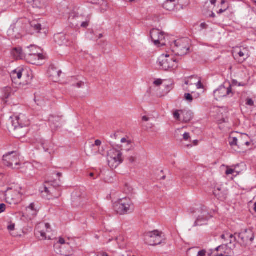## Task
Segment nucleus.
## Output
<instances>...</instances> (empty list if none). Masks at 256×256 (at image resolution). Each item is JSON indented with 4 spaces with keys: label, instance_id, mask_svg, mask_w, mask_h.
<instances>
[{
    "label": "nucleus",
    "instance_id": "f257e3e1",
    "mask_svg": "<svg viewBox=\"0 0 256 256\" xmlns=\"http://www.w3.org/2000/svg\"><path fill=\"white\" fill-rule=\"evenodd\" d=\"M10 77L12 82L25 85L30 82L32 74L28 68L18 67L11 72Z\"/></svg>",
    "mask_w": 256,
    "mask_h": 256
},
{
    "label": "nucleus",
    "instance_id": "f03ea898",
    "mask_svg": "<svg viewBox=\"0 0 256 256\" xmlns=\"http://www.w3.org/2000/svg\"><path fill=\"white\" fill-rule=\"evenodd\" d=\"M228 142L232 148L237 147L239 152L246 150V148H248L251 144L248 136L245 134H238L236 136H234L232 134L230 136Z\"/></svg>",
    "mask_w": 256,
    "mask_h": 256
},
{
    "label": "nucleus",
    "instance_id": "7ed1b4c3",
    "mask_svg": "<svg viewBox=\"0 0 256 256\" xmlns=\"http://www.w3.org/2000/svg\"><path fill=\"white\" fill-rule=\"evenodd\" d=\"M158 62L160 68L164 70L174 69L178 66L176 56L170 52L162 54L158 58Z\"/></svg>",
    "mask_w": 256,
    "mask_h": 256
},
{
    "label": "nucleus",
    "instance_id": "20e7f679",
    "mask_svg": "<svg viewBox=\"0 0 256 256\" xmlns=\"http://www.w3.org/2000/svg\"><path fill=\"white\" fill-rule=\"evenodd\" d=\"M171 47L174 54L184 56L188 53L190 49L189 40L186 38L178 40L171 44Z\"/></svg>",
    "mask_w": 256,
    "mask_h": 256
},
{
    "label": "nucleus",
    "instance_id": "39448f33",
    "mask_svg": "<svg viewBox=\"0 0 256 256\" xmlns=\"http://www.w3.org/2000/svg\"><path fill=\"white\" fill-rule=\"evenodd\" d=\"M164 240V234L158 230L148 232L144 236V240L150 246H156L162 244Z\"/></svg>",
    "mask_w": 256,
    "mask_h": 256
},
{
    "label": "nucleus",
    "instance_id": "423d86ee",
    "mask_svg": "<svg viewBox=\"0 0 256 256\" xmlns=\"http://www.w3.org/2000/svg\"><path fill=\"white\" fill-rule=\"evenodd\" d=\"M124 161V157L121 151L115 148L110 150L108 154V162L109 166L112 168H117Z\"/></svg>",
    "mask_w": 256,
    "mask_h": 256
},
{
    "label": "nucleus",
    "instance_id": "0eeeda50",
    "mask_svg": "<svg viewBox=\"0 0 256 256\" xmlns=\"http://www.w3.org/2000/svg\"><path fill=\"white\" fill-rule=\"evenodd\" d=\"M133 204L129 198H124L118 200L114 204V208L117 212L120 214H124L132 208Z\"/></svg>",
    "mask_w": 256,
    "mask_h": 256
},
{
    "label": "nucleus",
    "instance_id": "6e6552de",
    "mask_svg": "<svg viewBox=\"0 0 256 256\" xmlns=\"http://www.w3.org/2000/svg\"><path fill=\"white\" fill-rule=\"evenodd\" d=\"M3 161L5 166L12 168H18L21 165L19 155L14 152L4 155Z\"/></svg>",
    "mask_w": 256,
    "mask_h": 256
},
{
    "label": "nucleus",
    "instance_id": "1a4fd4ad",
    "mask_svg": "<svg viewBox=\"0 0 256 256\" xmlns=\"http://www.w3.org/2000/svg\"><path fill=\"white\" fill-rule=\"evenodd\" d=\"M232 54L234 60L240 64L243 63L250 57L248 48L243 46L234 48Z\"/></svg>",
    "mask_w": 256,
    "mask_h": 256
},
{
    "label": "nucleus",
    "instance_id": "9d476101",
    "mask_svg": "<svg viewBox=\"0 0 256 256\" xmlns=\"http://www.w3.org/2000/svg\"><path fill=\"white\" fill-rule=\"evenodd\" d=\"M18 190L8 188L6 192L5 199L7 203L10 204H17L22 200V193Z\"/></svg>",
    "mask_w": 256,
    "mask_h": 256
},
{
    "label": "nucleus",
    "instance_id": "9b49d317",
    "mask_svg": "<svg viewBox=\"0 0 256 256\" xmlns=\"http://www.w3.org/2000/svg\"><path fill=\"white\" fill-rule=\"evenodd\" d=\"M194 212L198 216L194 222V226H201L206 224L208 220L212 217L206 208L204 206L196 208Z\"/></svg>",
    "mask_w": 256,
    "mask_h": 256
},
{
    "label": "nucleus",
    "instance_id": "f8f14e48",
    "mask_svg": "<svg viewBox=\"0 0 256 256\" xmlns=\"http://www.w3.org/2000/svg\"><path fill=\"white\" fill-rule=\"evenodd\" d=\"M12 119V126L16 128L18 127H26L30 125V120L28 118L23 114L14 115L10 117Z\"/></svg>",
    "mask_w": 256,
    "mask_h": 256
},
{
    "label": "nucleus",
    "instance_id": "ddd939ff",
    "mask_svg": "<svg viewBox=\"0 0 256 256\" xmlns=\"http://www.w3.org/2000/svg\"><path fill=\"white\" fill-rule=\"evenodd\" d=\"M233 95L234 92L230 84H228V86H221L214 92V96L217 100L227 96H232Z\"/></svg>",
    "mask_w": 256,
    "mask_h": 256
},
{
    "label": "nucleus",
    "instance_id": "4468645a",
    "mask_svg": "<svg viewBox=\"0 0 256 256\" xmlns=\"http://www.w3.org/2000/svg\"><path fill=\"white\" fill-rule=\"evenodd\" d=\"M150 38L156 46L165 44L164 33L158 29H152L150 32Z\"/></svg>",
    "mask_w": 256,
    "mask_h": 256
},
{
    "label": "nucleus",
    "instance_id": "2eb2a0df",
    "mask_svg": "<svg viewBox=\"0 0 256 256\" xmlns=\"http://www.w3.org/2000/svg\"><path fill=\"white\" fill-rule=\"evenodd\" d=\"M49 230H50V226L49 224H39L36 226V234L40 240H46L47 238L46 236V232H50Z\"/></svg>",
    "mask_w": 256,
    "mask_h": 256
},
{
    "label": "nucleus",
    "instance_id": "dca6fc26",
    "mask_svg": "<svg viewBox=\"0 0 256 256\" xmlns=\"http://www.w3.org/2000/svg\"><path fill=\"white\" fill-rule=\"evenodd\" d=\"M184 82L186 85H196L197 89L204 88V86L201 82V78L196 76H192L184 78Z\"/></svg>",
    "mask_w": 256,
    "mask_h": 256
},
{
    "label": "nucleus",
    "instance_id": "f3484780",
    "mask_svg": "<svg viewBox=\"0 0 256 256\" xmlns=\"http://www.w3.org/2000/svg\"><path fill=\"white\" fill-rule=\"evenodd\" d=\"M214 256H231L233 254L232 250L226 244H223L216 248Z\"/></svg>",
    "mask_w": 256,
    "mask_h": 256
},
{
    "label": "nucleus",
    "instance_id": "a211bd4d",
    "mask_svg": "<svg viewBox=\"0 0 256 256\" xmlns=\"http://www.w3.org/2000/svg\"><path fill=\"white\" fill-rule=\"evenodd\" d=\"M239 238L244 242H252L254 240V236L252 230H245L240 233Z\"/></svg>",
    "mask_w": 256,
    "mask_h": 256
},
{
    "label": "nucleus",
    "instance_id": "6ab92c4d",
    "mask_svg": "<svg viewBox=\"0 0 256 256\" xmlns=\"http://www.w3.org/2000/svg\"><path fill=\"white\" fill-rule=\"evenodd\" d=\"M44 58V56H33L32 54H27L24 56V60L26 62L32 64H40V61Z\"/></svg>",
    "mask_w": 256,
    "mask_h": 256
},
{
    "label": "nucleus",
    "instance_id": "aec40b11",
    "mask_svg": "<svg viewBox=\"0 0 256 256\" xmlns=\"http://www.w3.org/2000/svg\"><path fill=\"white\" fill-rule=\"evenodd\" d=\"M120 148L122 150L129 151L134 148L133 142L131 140L128 138H124L120 140Z\"/></svg>",
    "mask_w": 256,
    "mask_h": 256
},
{
    "label": "nucleus",
    "instance_id": "412c9836",
    "mask_svg": "<svg viewBox=\"0 0 256 256\" xmlns=\"http://www.w3.org/2000/svg\"><path fill=\"white\" fill-rule=\"evenodd\" d=\"M61 73V71L54 66H50L48 68V74L54 82L58 80Z\"/></svg>",
    "mask_w": 256,
    "mask_h": 256
},
{
    "label": "nucleus",
    "instance_id": "4be33fe9",
    "mask_svg": "<svg viewBox=\"0 0 256 256\" xmlns=\"http://www.w3.org/2000/svg\"><path fill=\"white\" fill-rule=\"evenodd\" d=\"M2 100L6 103L8 98L13 94L12 90L10 87H6L2 90Z\"/></svg>",
    "mask_w": 256,
    "mask_h": 256
},
{
    "label": "nucleus",
    "instance_id": "5701e85b",
    "mask_svg": "<svg viewBox=\"0 0 256 256\" xmlns=\"http://www.w3.org/2000/svg\"><path fill=\"white\" fill-rule=\"evenodd\" d=\"M38 208L34 202L31 203L26 208V213L29 216H36L38 212Z\"/></svg>",
    "mask_w": 256,
    "mask_h": 256
},
{
    "label": "nucleus",
    "instance_id": "b1692460",
    "mask_svg": "<svg viewBox=\"0 0 256 256\" xmlns=\"http://www.w3.org/2000/svg\"><path fill=\"white\" fill-rule=\"evenodd\" d=\"M40 50L35 46H30L25 50V54H32L34 56H44L40 53Z\"/></svg>",
    "mask_w": 256,
    "mask_h": 256
},
{
    "label": "nucleus",
    "instance_id": "393cba45",
    "mask_svg": "<svg viewBox=\"0 0 256 256\" xmlns=\"http://www.w3.org/2000/svg\"><path fill=\"white\" fill-rule=\"evenodd\" d=\"M179 0H166L163 4V8L169 11L174 10Z\"/></svg>",
    "mask_w": 256,
    "mask_h": 256
},
{
    "label": "nucleus",
    "instance_id": "a878e982",
    "mask_svg": "<svg viewBox=\"0 0 256 256\" xmlns=\"http://www.w3.org/2000/svg\"><path fill=\"white\" fill-rule=\"evenodd\" d=\"M12 54L16 60L24 59L25 52H22L21 48H16L12 51Z\"/></svg>",
    "mask_w": 256,
    "mask_h": 256
},
{
    "label": "nucleus",
    "instance_id": "bb28decb",
    "mask_svg": "<svg viewBox=\"0 0 256 256\" xmlns=\"http://www.w3.org/2000/svg\"><path fill=\"white\" fill-rule=\"evenodd\" d=\"M226 168V174L228 176L230 174H236L234 176H236L239 174L240 172L236 170V168L238 166V165H233L232 166H223Z\"/></svg>",
    "mask_w": 256,
    "mask_h": 256
},
{
    "label": "nucleus",
    "instance_id": "cd10ccee",
    "mask_svg": "<svg viewBox=\"0 0 256 256\" xmlns=\"http://www.w3.org/2000/svg\"><path fill=\"white\" fill-rule=\"evenodd\" d=\"M214 194L218 199L225 198L224 194L223 192H221V189L220 188L216 189L214 192Z\"/></svg>",
    "mask_w": 256,
    "mask_h": 256
},
{
    "label": "nucleus",
    "instance_id": "c85d7f7f",
    "mask_svg": "<svg viewBox=\"0 0 256 256\" xmlns=\"http://www.w3.org/2000/svg\"><path fill=\"white\" fill-rule=\"evenodd\" d=\"M185 114L187 115L188 114V113H185L182 110H176L174 113V116L176 120H181V119L180 118V115H184Z\"/></svg>",
    "mask_w": 256,
    "mask_h": 256
},
{
    "label": "nucleus",
    "instance_id": "c756f323",
    "mask_svg": "<svg viewBox=\"0 0 256 256\" xmlns=\"http://www.w3.org/2000/svg\"><path fill=\"white\" fill-rule=\"evenodd\" d=\"M184 100L187 101L188 102L191 103L193 100V96L190 93H186L184 94Z\"/></svg>",
    "mask_w": 256,
    "mask_h": 256
},
{
    "label": "nucleus",
    "instance_id": "7c9ffc66",
    "mask_svg": "<svg viewBox=\"0 0 256 256\" xmlns=\"http://www.w3.org/2000/svg\"><path fill=\"white\" fill-rule=\"evenodd\" d=\"M221 238L222 239V240H226V238H229L230 239V243H232V239H235L234 237V236L232 234H223L221 236Z\"/></svg>",
    "mask_w": 256,
    "mask_h": 256
},
{
    "label": "nucleus",
    "instance_id": "2f4dec72",
    "mask_svg": "<svg viewBox=\"0 0 256 256\" xmlns=\"http://www.w3.org/2000/svg\"><path fill=\"white\" fill-rule=\"evenodd\" d=\"M8 230L11 235L14 236L12 232L15 230V224L12 222L8 223Z\"/></svg>",
    "mask_w": 256,
    "mask_h": 256
},
{
    "label": "nucleus",
    "instance_id": "473e14b6",
    "mask_svg": "<svg viewBox=\"0 0 256 256\" xmlns=\"http://www.w3.org/2000/svg\"><path fill=\"white\" fill-rule=\"evenodd\" d=\"M246 104L247 106H254V102L252 98H248L246 100Z\"/></svg>",
    "mask_w": 256,
    "mask_h": 256
},
{
    "label": "nucleus",
    "instance_id": "72a5a7b5",
    "mask_svg": "<svg viewBox=\"0 0 256 256\" xmlns=\"http://www.w3.org/2000/svg\"><path fill=\"white\" fill-rule=\"evenodd\" d=\"M60 120V118L58 116H52L49 118V121L51 122H54V121L58 122Z\"/></svg>",
    "mask_w": 256,
    "mask_h": 256
},
{
    "label": "nucleus",
    "instance_id": "f704fd0d",
    "mask_svg": "<svg viewBox=\"0 0 256 256\" xmlns=\"http://www.w3.org/2000/svg\"><path fill=\"white\" fill-rule=\"evenodd\" d=\"M34 28V30L38 31V32L41 30V24H36L34 25H32Z\"/></svg>",
    "mask_w": 256,
    "mask_h": 256
},
{
    "label": "nucleus",
    "instance_id": "c9c22d12",
    "mask_svg": "<svg viewBox=\"0 0 256 256\" xmlns=\"http://www.w3.org/2000/svg\"><path fill=\"white\" fill-rule=\"evenodd\" d=\"M132 190V187L128 184H125L124 190L126 192H131Z\"/></svg>",
    "mask_w": 256,
    "mask_h": 256
},
{
    "label": "nucleus",
    "instance_id": "e433bc0d",
    "mask_svg": "<svg viewBox=\"0 0 256 256\" xmlns=\"http://www.w3.org/2000/svg\"><path fill=\"white\" fill-rule=\"evenodd\" d=\"M6 210V205L4 204H0V214L4 212Z\"/></svg>",
    "mask_w": 256,
    "mask_h": 256
},
{
    "label": "nucleus",
    "instance_id": "4c0bfd02",
    "mask_svg": "<svg viewBox=\"0 0 256 256\" xmlns=\"http://www.w3.org/2000/svg\"><path fill=\"white\" fill-rule=\"evenodd\" d=\"M206 251L202 250L198 252L197 256H206Z\"/></svg>",
    "mask_w": 256,
    "mask_h": 256
},
{
    "label": "nucleus",
    "instance_id": "58836bf2",
    "mask_svg": "<svg viewBox=\"0 0 256 256\" xmlns=\"http://www.w3.org/2000/svg\"><path fill=\"white\" fill-rule=\"evenodd\" d=\"M84 83L82 81H80L76 84V86L78 88H80L84 86Z\"/></svg>",
    "mask_w": 256,
    "mask_h": 256
},
{
    "label": "nucleus",
    "instance_id": "ea45409f",
    "mask_svg": "<svg viewBox=\"0 0 256 256\" xmlns=\"http://www.w3.org/2000/svg\"><path fill=\"white\" fill-rule=\"evenodd\" d=\"M184 139L185 140H188V139L190 138V134L188 132H185L183 135Z\"/></svg>",
    "mask_w": 256,
    "mask_h": 256
},
{
    "label": "nucleus",
    "instance_id": "a19ab883",
    "mask_svg": "<svg viewBox=\"0 0 256 256\" xmlns=\"http://www.w3.org/2000/svg\"><path fill=\"white\" fill-rule=\"evenodd\" d=\"M154 84L157 86H160L162 84V80L160 79H158L154 82Z\"/></svg>",
    "mask_w": 256,
    "mask_h": 256
},
{
    "label": "nucleus",
    "instance_id": "79ce46f5",
    "mask_svg": "<svg viewBox=\"0 0 256 256\" xmlns=\"http://www.w3.org/2000/svg\"><path fill=\"white\" fill-rule=\"evenodd\" d=\"M89 20L82 22V24H81V26L82 28H86L87 26H88L89 24Z\"/></svg>",
    "mask_w": 256,
    "mask_h": 256
},
{
    "label": "nucleus",
    "instance_id": "37998d69",
    "mask_svg": "<svg viewBox=\"0 0 256 256\" xmlns=\"http://www.w3.org/2000/svg\"><path fill=\"white\" fill-rule=\"evenodd\" d=\"M202 29H206L208 28V25L206 22H202L200 24Z\"/></svg>",
    "mask_w": 256,
    "mask_h": 256
},
{
    "label": "nucleus",
    "instance_id": "c03bdc74",
    "mask_svg": "<svg viewBox=\"0 0 256 256\" xmlns=\"http://www.w3.org/2000/svg\"><path fill=\"white\" fill-rule=\"evenodd\" d=\"M102 144V142L100 140H96L95 142H94V146H100Z\"/></svg>",
    "mask_w": 256,
    "mask_h": 256
},
{
    "label": "nucleus",
    "instance_id": "a18cd8bd",
    "mask_svg": "<svg viewBox=\"0 0 256 256\" xmlns=\"http://www.w3.org/2000/svg\"><path fill=\"white\" fill-rule=\"evenodd\" d=\"M58 243L63 244H65V240L62 238H60L58 240Z\"/></svg>",
    "mask_w": 256,
    "mask_h": 256
},
{
    "label": "nucleus",
    "instance_id": "49530a36",
    "mask_svg": "<svg viewBox=\"0 0 256 256\" xmlns=\"http://www.w3.org/2000/svg\"><path fill=\"white\" fill-rule=\"evenodd\" d=\"M149 119H150V118H148V116H143L142 117V120L143 121L147 122V121H148V120H149Z\"/></svg>",
    "mask_w": 256,
    "mask_h": 256
},
{
    "label": "nucleus",
    "instance_id": "de8ad7c7",
    "mask_svg": "<svg viewBox=\"0 0 256 256\" xmlns=\"http://www.w3.org/2000/svg\"><path fill=\"white\" fill-rule=\"evenodd\" d=\"M98 256H108V254L105 252H100Z\"/></svg>",
    "mask_w": 256,
    "mask_h": 256
},
{
    "label": "nucleus",
    "instance_id": "09e8293b",
    "mask_svg": "<svg viewBox=\"0 0 256 256\" xmlns=\"http://www.w3.org/2000/svg\"><path fill=\"white\" fill-rule=\"evenodd\" d=\"M228 8V6L226 7L224 10H222V8L220 9L219 11L218 12V14H220L222 13L223 12H225Z\"/></svg>",
    "mask_w": 256,
    "mask_h": 256
},
{
    "label": "nucleus",
    "instance_id": "8fccbe9b",
    "mask_svg": "<svg viewBox=\"0 0 256 256\" xmlns=\"http://www.w3.org/2000/svg\"><path fill=\"white\" fill-rule=\"evenodd\" d=\"M129 160L131 163H132L134 162L135 158L134 157L131 156L129 158Z\"/></svg>",
    "mask_w": 256,
    "mask_h": 256
},
{
    "label": "nucleus",
    "instance_id": "3c124183",
    "mask_svg": "<svg viewBox=\"0 0 256 256\" xmlns=\"http://www.w3.org/2000/svg\"><path fill=\"white\" fill-rule=\"evenodd\" d=\"M192 143L194 146H197L198 144V140H194L193 141Z\"/></svg>",
    "mask_w": 256,
    "mask_h": 256
},
{
    "label": "nucleus",
    "instance_id": "603ef678",
    "mask_svg": "<svg viewBox=\"0 0 256 256\" xmlns=\"http://www.w3.org/2000/svg\"><path fill=\"white\" fill-rule=\"evenodd\" d=\"M182 120L184 122H188V121L190 120V118H186V119H183Z\"/></svg>",
    "mask_w": 256,
    "mask_h": 256
},
{
    "label": "nucleus",
    "instance_id": "864d4df0",
    "mask_svg": "<svg viewBox=\"0 0 256 256\" xmlns=\"http://www.w3.org/2000/svg\"><path fill=\"white\" fill-rule=\"evenodd\" d=\"M216 0H210V3L212 4H215L216 3Z\"/></svg>",
    "mask_w": 256,
    "mask_h": 256
},
{
    "label": "nucleus",
    "instance_id": "5fc2aeb1",
    "mask_svg": "<svg viewBox=\"0 0 256 256\" xmlns=\"http://www.w3.org/2000/svg\"><path fill=\"white\" fill-rule=\"evenodd\" d=\"M103 36L102 34H100L98 36V38H101Z\"/></svg>",
    "mask_w": 256,
    "mask_h": 256
},
{
    "label": "nucleus",
    "instance_id": "6e6d98bb",
    "mask_svg": "<svg viewBox=\"0 0 256 256\" xmlns=\"http://www.w3.org/2000/svg\"><path fill=\"white\" fill-rule=\"evenodd\" d=\"M210 16L211 17L214 18V17H215V14L212 12V14Z\"/></svg>",
    "mask_w": 256,
    "mask_h": 256
},
{
    "label": "nucleus",
    "instance_id": "4d7b16f0",
    "mask_svg": "<svg viewBox=\"0 0 256 256\" xmlns=\"http://www.w3.org/2000/svg\"><path fill=\"white\" fill-rule=\"evenodd\" d=\"M45 192H48H48H49V191H48V188H45Z\"/></svg>",
    "mask_w": 256,
    "mask_h": 256
},
{
    "label": "nucleus",
    "instance_id": "13d9d810",
    "mask_svg": "<svg viewBox=\"0 0 256 256\" xmlns=\"http://www.w3.org/2000/svg\"><path fill=\"white\" fill-rule=\"evenodd\" d=\"M94 175V173H92V172L90 173V177H93Z\"/></svg>",
    "mask_w": 256,
    "mask_h": 256
},
{
    "label": "nucleus",
    "instance_id": "bf43d9fd",
    "mask_svg": "<svg viewBox=\"0 0 256 256\" xmlns=\"http://www.w3.org/2000/svg\"><path fill=\"white\" fill-rule=\"evenodd\" d=\"M183 87H184V90H185L186 91H189V90H188V88H184V86H183Z\"/></svg>",
    "mask_w": 256,
    "mask_h": 256
},
{
    "label": "nucleus",
    "instance_id": "052dcab7",
    "mask_svg": "<svg viewBox=\"0 0 256 256\" xmlns=\"http://www.w3.org/2000/svg\"><path fill=\"white\" fill-rule=\"evenodd\" d=\"M57 175L59 176H62V174L61 173L58 172L57 174Z\"/></svg>",
    "mask_w": 256,
    "mask_h": 256
},
{
    "label": "nucleus",
    "instance_id": "680f3d73",
    "mask_svg": "<svg viewBox=\"0 0 256 256\" xmlns=\"http://www.w3.org/2000/svg\"><path fill=\"white\" fill-rule=\"evenodd\" d=\"M254 210L256 212V202L254 204Z\"/></svg>",
    "mask_w": 256,
    "mask_h": 256
},
{
    "label": "nucleus",
    "instance_id": "e2e57ef3",
    "mask_svg": "<svg viewBox=\"0 0 256 256\" xmlns=\"http://www.w3.org/2000/svg\"><path fill=\"white\" fill-rule=\"evenodd\" d=\"M225 3V1L224 0H222V4H224Z\"/></svg>",
    "mask_w": 256,
    "mask_h": 256
}]
</instances>
